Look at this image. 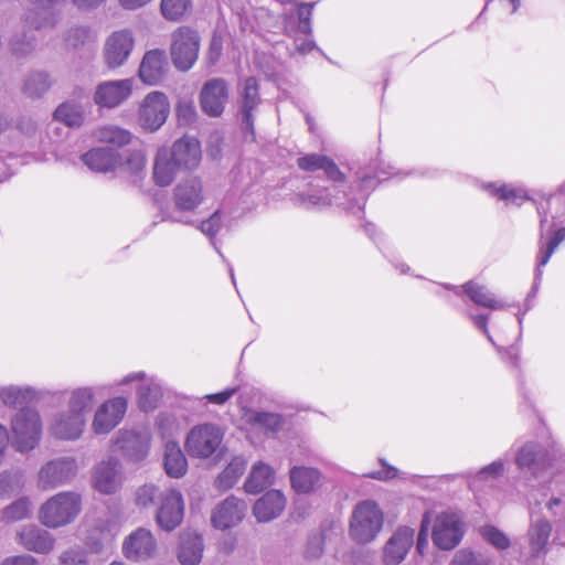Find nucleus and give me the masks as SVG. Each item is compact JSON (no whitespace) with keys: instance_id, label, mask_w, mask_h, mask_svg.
I'll use <instances>...</instances> for the list:
<instances>
[{"instance_id":"1","label":"nucleus","mask_w":565,"mask_h":565,"mask_svg":"<svg viewBox=\"0 0 565 565\" xmlns=\"http://www.w3.org/2000/svg\"><path fill=\"white\" fill-rule=\"evenodd\" d=\"M104 386H78L71 391L50 393L52 397L67 394V408L53 413L47 423L51 436L63 441L78 440L86 428V415L93 408L96 396Z\"/></svg>"},{"instance_id":"2","label":"nucleus","mask_w":565,"mask_h":565,"mask_svg":"<svg viewBox=\"0 0 565 565\" xmlns=\"http://www.w3.org/2000/svg\"><path fill=\"white\" fill-rule=\"evenodd\" d=\"M82 494L61 491L45 500L38 513L39 521L47 529H60L73 523L82 511Z\"/></svg>"},{"instance_id":"3","label":"nucleus","mask_w":565,"mask_h":565,"mask_svg":"<svg viewBox=\"0 0 565 565\" xmlns=\"http://www.w3.org/2000/svg\"><path fill=\"white\" fill-rule=\"evenodd\" d=\"M12 444L17 451L29 452L33 450L42 437V418L32 407L20 408L10 422Z\"/></svg>"},{"instance_id":"4","label":"nucleus","mask_w":565,"mask_h":565,"mask_svg":"<svg viewBox=\"0 0 565 565\" xmlns=\"http://www.w3.org/2000/svg\"><path fill=\"white\" fill-rule=\"evenodd\" d=\"M384 515L376 502L364 500L358 503L350 520L349 534L359 544L372 542L381 532Z\"/></svg>"},{"instance_id":"5","label":"nucleus","mask_w":565,"mask_h":565,"mask_svg":"<svg viewBox=\"0 0 565 565\" xmlns=\"http://www.w3.org/2000/svg\"><path fill=\"white\" fill-rule=\"evenodd\" d=\"M223 438L224 433L217 425L200 424L188 433L184 448L190 457L207 459L220 450Z\"/></svg>"},{"instance_id":"6","label":"nucleus","mask_w":565,"mask_h":565,"mask_svg":"<svg viewBox=\"0 0 565 565\" xmlns=\"http://www.w3.org/2000/svg\"><path fill=\"white\" fill-rule=\"evenodd\" d=\"M78 472L77 460L71 456L58 457L43 465L38 473L42 490L55 489L70 483Z\"/></svg>"},{"instance_id":"7","label":"nucleus","mask_w":565,"mask_h":565,"mask_svg":"<svg viewBox=\"0 0 565 565\" xmlns=\"http://www.w3.org/2000/svg\"><path fill=\"white\" fill-rule=\"evenodd\" d=\"M170 113V103L162 92H151L145 96L139 109L138 120L140 126L148 131L158 130L166 121Z\"/></svg>"},{"instance_id":"8","label":"nucleus","mask_w":565,"mask_h":565,"mask_svg":"<svg viewBox=\"0 0 565 565\" xmlns=\"http://www.w3.org/2000/svg\"><path fill=\"white\" fill-rule=\"evenodd\" d=\"M537 211L541 216V218H540L541 235H540V242H539L540 252H539V256H537V265H536V269H535L532 291L527 298L535 296V294L539 289L540 282L542 280V276H543L542 268L548 263L550 258L552 257L553 253L558 247V245L565 241V227H561V228L554 231L548 236V238L545 241V235H544L543 230H544L545 224L548 221L547 220L548 215H547V212L544 210L543 205L539 206ZM526 300L529 301V299H526Z\"/></svg>"},{"instance_id":"9","label":"nucleus","mask_w":565,"mask_h":565,"mask_svg":"<svg viewBox=\"0 0 565 565\" xmlns=\"http://www.w3.org/2000/svg\"><path fill=\"white\" fill-rule=\"evenodd\" d=\"M462 522L455 513L443 512L434 521L431 537L440 550L455 548L463 536Z\"/></svg>"},{"instance_id":"10","label":"nucleus","mask_w":565,"mask_h":565,"mask_svg":"<svg viewBox=\"0 0 565 565\" xmlns=\"http://www.w3.org/2000/svg\"><path fill=\"white\" fill-rule=\"evenodd\" d=\"M127 401L117 396L102 403L94 412L90 428L96 435L109 434L124 418Z\"/></svg>"},{"instance_id":"11","label":"nucleus","mask_w":565,"mask_h":565,"mask_svg":"<svg viewBox=\"0 0 565 565\" xmlns=\"http://www.w3.org/2000/svg\"><path fill=\"white\" fill-rule=\"evenodd\" d=\"M515 463L520 471L540 478L547 469L554 467L547 451L537 443L524 444L515 455Z\"/></svg>"},{"instance_id":"12","label":"nucleus","mask_w":565,"mask_h":565,"mask_svg":"<svg viewBox=\"0 0 565 565\" xmlns=\"http://www.w3.org/2000/svg\"><path fill=\"white\" fill-rule=\"evenodd\" d=\"M124 481L122 467L115 457L100 461L93 470L92 483L96 491L113 494L120 489Z\"/></svg>"},{"instance_id":"13","label":"nucleus","mask_w":565,"mask_h":565,"mask_svg":"<svg viewBox=\"0 0 565 565\" xmlns=\"http://www.w3.org/2000/svg\"><path fill=\"white\" fill-rule=\"evenodd\" d=\"M114 444L130 461L143 460L150 447V433L147 428L119 430Z\"/></svg>"},{"instance_id":"14","label":"nucleus","mask_w":565,"mask_h":565,"mask_svg":"<svg viewBox=\"0 0 565 565\" xmlns=\"http://www.w3.org/2000/svg\"><path fill=\"white\" fill-rule=\"evenodd\" d=\"M183 514L184 503L181 493L174 489L164 490L156 514L158 525L166 531H172L182 522Z\"/></svg>"},{"instance_id":"15","label":"nucleus","mask_w":565,"mask_h":565,"mask_svg":"<svg viewBox=\"0 0 565 565\" xmlns=\"http://www.w3.org/2000/svg\"><path fill=\"white\" fill-rule=\"evenodd\" d=\"M132 79L105 81L97 85L93 100L99 108H115L122 104L132 92Z\"/></svg>"},{"instance_id":"16","label":"nucleus","mask_w":565,"mask_h":565,"mask_svg":"<svg viewBox=\"0 0 565 565\" xmlns=\"http://www.w3.org/2000/svg\"><path fill=\"white\" fill-rule=\"evenodd\" d=\"M228 99V87L223 78H212L204 83L200 92V105L207 116L223 114Z\"/></svg>"},{"instance_id":"17","label":"nucleus","mask_w":565,"mask_h":565,"mask_svg":"<svg viewBox=\"0 0 565 565\" xmlns=\"http://www.w3.org/2000/svg\"><path fill=\"white\" fill-rule=\"evenodd\" d=\"M247 505L244 500L228 495L211 513V523L217 530L236 526L245 516Z\"/></svg>"},{"instance_id":"18","label":"nucleus","mask_w":565,"mask_h":565,"mask_svg":"<svg viewBox=\"0 0 565 565\" xmlns=\"http://www.w3.org/2000/svg\"><path fill=\"white\" fill-rule=\"evenodd\" d=\"M132 382H140L138 386L139 407L145 412L156 408L162 395L160 383L152 377H147L146 373L140 371L126 375L116 383V386L128 385Z\"/></svg>"},{"instance_id":"19","label":"nucleus","mask_w":565,"mask_h":565,"mask_svg":"<svg viewBox=\"0 0 565 565\" xmlns=\"http://www.w3.org/2000/svg\"><path fill=\"white\" fill-rule=\"evenodd\" d=\"M174 205L180 211L191 212L204 201L203 182L198 177L181 180L173 190Z\"/></svg>"},{"instance_id":"20","label":"nucleus","mask_w":565,"mask_h":565,"mask_svg":"<svg viewBox=\"0 0 565 565\" xmlns=\"http://www.w3.org/2000/svg\"><path fill=\"white\" fill-rule=\"evenodd\" d=\"M239 118L242 128L254 135V118L260 103L258 84L255 77H247L239 90Z\"/></svg>"},{"instance_id":"21","label":"nucleus","mask_w":565,"mask_h":565,"mask_svg":"<svg viewBox=\"0 0 565 565\" xmlns=\"http://www.w3.org/2000/svg\"><path fill=\"white\" fill-rule=\"evenodd\" d=\"M414 529L408 526H399L384 545V565L401 564L414 544Z\"/></svg>"},{"instance_id":"22","label":"nucleus","mask_w":565,"mask_h":565,"mask_svg":"<svg viewBox=\"0 0 565 565\" xmlns=\"http://www.w3.org/2000/svg\"><path fill=\"white\" fill-rule=\"evenodd\" d=\"M157 543L152 533L139 527L129 534L122 544L124 555L134 561L151 557L156 552Z\"/></svg>"},{"instance_id":"23","label":"nucleus","mask_w":565,"mask_h":565,"mask_svg":"<svg viewBox=\"0 0 565 565\" xmlns=\"http://www.w3.org/2000/svg\"><path fill=\"white\" fill-rule=\"evenodd\" d=\"M169 71V63L163 51H148L139 66V77L147 85H158Z\"/></svg>"},{"instance_id":"24","label":"nucleus","mask_w":565,"mask_h":565,"mask_svg":"<svg viewBox=\"0 0 565 565\" xmlns=\"http://www.w3.org/2000/svg\"><path fill=\"white\" fill-rule=\"evenodd\" d=\"M18 537L24 548L38 554H49L55 545L53 534L35 524L23 526Z\"/></svg>"},{"instance_id":"25","label":"nucleus","mask_w":565,"mask_h":565,"mask_svg":"<svg viewBox=\"0 0 565 565\" xmlns=\"http://www.w3.org/2000/svg\"><path fill=\"white\" fill-rule=\"evenodd\" d=\"M81 159L89 170L106 173L121 164L122 154L113 148L98 147L82 154Z\"/></svg>"},{"instance_id":"26","label":"nucleus","mask_w":565,"mask_h":565,"mask_svg":"<svg viewBox=\"0 0 565 565\" xmlns=\"http://www.w3.org/2000/svg\"><path fill=\"white\" fill-rule=\"evenodd\" d=\"M452 289L457 296L465 292L468 298L477 306L489 308L492 310L505 309L508 306L503 300L498 299L486 286L470 280L462 286H446Z\"/></svg>"},{"instance_id":"27","label":"nucleus","mask_w":565,"mask_h":565,"mask_svg":"<svg viewBox=\"0 0 565 565\" xmlns=\"http://www.w3.org/2000/svg\"><path fill=\"white\" fill-rule=\"evenodd\" d=\"M315 3H297L285 0V25L303 35H311V17Z\"/></svg>"},{"instance_id":"28","label":"nucleus","mask_w":565,"mask_h":565,"mask_svg":"<svg viewBox=\"0 0 565 565\" xmlns=\"http://www.w3.org/2000/svg\"><path fill=\"white\" fill-rule=\"evenodd\" d=\"M249 430L265 436L276 435L284 426V418L277 413L249 409L244 414Z\"/></svg>"},{"instance_id":"29","label":"nucleus","mask_w":565,"mask_h":565,"mask_svg":"<svg viewBox=\"0 0 565 565\" xmlns=\"http://www.w3.org/2000/svg\"><path fill=\"white\" fill-rule=\"evenodd\" d=\"M199 47L196 38H175L171 45V57L175 68L181 72L189 71L198 58Z\"/></svg>"},{"instance_id":"30","label":"nucleus","mask_w":565,"mask_h":565,"mask_svg":"<svg viewBox=\"0 0 565 565\" xmlns=\"http://www.w3.org/2000/svg\"><path fill=\"white\" fill-rule=\"evenodd\" d=\"M286 507V498L279 490H270L259 498L253 513L258 522H269L278 518Z\"/></svg>"},{"instance_id":"31","label":"nucleus","mask_w":565,"mask_h":565,"mask_svg":"<svg viewBox=\"0 0 565 565\" xmlns=\"http://www.w3.org/2000/svg\"><path fill=\"white\" fill-rule=\"evenodd\" d=\"M337 190V184L323 188H312L307 192H301L297 195L299 204L308 210H321L332 204H344L338 195L333 192Z\"/></svg>"},{"instance_id":"32","label":"nucleus","mask_w":565,"mask_h":565,"mask_svg":"<svg viewBox=\"0 0 565 565\" xmlns=\"http://www.w3.org/2000/svg\"><path fill=\"white\" fill-rule=\"evenodd\" d=\"M45 394H50V392L38 391L29 385H7L0 387V401L7 407H17L18 405L39 401Z\"/></svg>"},{"instance_id":"33","label":"nucleus","mask_w":565,"mask_h":565,"mask_svg":"<svg viewBox=\"0 0 565 565\" xmlns=\"http://www.w3.org/2000/svg\"><path fill=\"white\" fill-rule=\"evenodd\" d=\"M171 154L179 167L193 169L201 160V147L195 138L185 136L173 143Z\"/></svg>"},{"instance_id":"34","label":"nucleus","mask_w":565,"mask_h":565,"mask_svg":"<svg viewBox=\"0 0 565 565\" xmlns=\"http://www.w3.org/2000/svg\"><path fill=\"white\" fill-rule=\"evenodd\" d=\"M290 482L297 493H311L321 487V473L316 468L295 466L290 469Z\"/></svg>"},{"instance_id":"35","label":"nucleus","mask_w":565,"mask_h":565,"mask_svg":"<svg viewBox=\"0 0 565 565\" xmlns=\"http://www.w3.org/2000/svg\"><path fill=\"white\" fill-rule=\"evenodd\" d=\"M298 167L305 171L323 170L327 178L335 183L344 181V174L329 158L320 154H308L298 158Z\"/></svg>"},{"instance_id":"36","label":"nucleus","mask_w":565,"mask_h":565,"mask_svg":"<svg viewBox=\"0 0 565 565\" xmlns=\"http://www.w3.org/2000/svg\"><path fill=\"white\" fill-rule=\"evenodd\" d=\"M134 47L132 38H108L104 56L108 67L116 68L122 65Z\"/></svg>"},{"instance_id":"37","label":"nucleus","mask_w":565,"mask_h":565,"mask_svg":"<svg viewBox=\"0 0 565 565\" xmlns=\"http://www.w3.org/2000/svg\"><path fill=\"white\" fill-rule=\"evenodd\" d=\"M274 479V469L269 465L263 461H258L253 465L250 472L244 483V489L249 494H257L271 486Z\"/></svg>"},{"instance_id":"38","label":"nucleus","mask_w":565,"mask_h":565,"mask_svg":"<svg viewBox=\"0 0 565 565\" xmlns=\"http://www.w3.org/2000/svg\"><path fill=\"white\" fill-rule=\"evenodd\" d=\"M178 163L167 149H159L153 164V180L160 186L169 185L177 173Z\"/></svg>"},{"instance_id":"39","label":"nucleus","mask_w":565,"mask_h":565,"mask_svg":"<svg viewBox=\"0 0 565 565\" xmlns=\"http://www.w3.org/2000/svg\"><path fill=\"white\" fill-rule=\"evenodd\" d=\"M25 24L35 31H49L57 23L55 8L32 6L25 13Z\"/></svg>"},{"instance_id":"40","label":"nucleus","mask_w":565,"mask_h":565,"mask_svg":"<svg viewBox=\"0 0 565 565\" xmlns=\"http://www.w3.org/2000/svg\"><path fill=\"white\" fill-rule=\"evenodd\" d=\"M203 539L198 533H185L181 537L178 558L182 565H198L202 558Z\"/></svg>"},{"instance_id":"41","label":"nucleus","mask_w":565,"mask_h":565,"mask_svg":"<svg viewBox=\"0 0 565 565\" xmlns=\"http://www.w3.org/2000/svg\"><path fill=\"white\" fill-rule=\"evenodd\" d=\"M163 465L167 475L172 478H180L186 472L188 461L178 443L167 441Z\"/></svg>"},{"instance_id":"42","label":"nucleus","mask_w":565,"mask_h":565,"mask_svg":"<svg viewBox=\"0 0 565 565\" xmlns=\"http://www.w3.org/2000/svg\"><path fill=\"white\" fill-rule=\"evenodd\" d=\"M246 469V460L243 457H235L216 477L214 487L220 491L233 488Z\"/></svg>"},{"instance_id":"43","label":"nucleus","mask_w":565,"mask_h":565,"mask_svg":"<svg viewBox=\"0 0 565 565\" xmlns=\"http://www.w3.org/2000/svg\"><path fill=\"white\" fill-rule=\"evenodd\" d=\"M552 525L550 521L539 518L532 521L529 529L530 546L533 554L539 555L544 552L551 536Z\"/></svg>"},{"instance_id":"44","label":"nucleus","mask_w":565,"mask_h":565,"mask_svg":"<svg viewBox=\"0 0 565 565\" xmlns=\"http://www.w3.org/2000/svg\"><path fill=\"white\" fill-rule=\"evenodd\" d=\"M193 10V0H161L160 13L169 22L184 21Z\"/></svg>"},{"instance_id":"45","label":"nucleus","mask_w":565,"mask_h":565,"mask_svg":"<svg viewBox=\"0 0 565 565\" xmlns=\"http://www.w3.org/2000/svg\"><path fill=\"white\" fill-rule=\"evenodd\" d=\"M545 508L556 524L554 542L558 545L565 546V535L559 533L561 529L565 526V494L559 493L557 495H552L546 502Z\"/></svg>"},{"instance_id":"46","label":"nucleus","mask_w":565,"mask_h":565,"mask_svg":"<svg viewBox=\"0 0 565 565\" xmlns=\"http://www.w3.org/2000/svg\"><path fill=\"white\" fill-rule=\"evenodd\" d=\"M484 189L490 195L504 201L507 204L521 205L529 200L526 192L521 188H514L507 184L489 183Z\"/></svg>"},{"instance_id":"47","label":"nucleus","mask_w":565,"mask_h":565,"mask_svg":"<svg viewBox=\"0 0 565 565\" xmlns=\"http://www.w3.org/2000/svg\"><path fill=\"white\" fill-rule=\"evenodd\" d=\"M130 131L117 126H104L96 131V138L103 143H107L109 148H121L131 141Z\"/></svg>"},{"instance_id":"48","label":"nucleus","mask_w":565,"mask_h":565,"mask_svg":"<svg viewBox=\"0 0 565 565\" xmlns=\"http://www.w3.org/2000/svg\"><path fill=\"white\" fill-rule=\"evenodd\" d=\"M24 487V475L20 469L4 470L0 473V498L8 499Z\"/></svg>"},{"instance_id":"49","label":"nucleus","mask_w":565,"mask_h":565,"mask_svg":"<svg viewBox=\"0 0 565 565\" xmlns=\"http://www.w3.org/2000/svg\"><path fill=\"white\" fill-rule=\"evenodd\" d=\"M54 118L68 127H79L84 120V110L79 104L66 102L55 109Z\"/></svg>"},{"instance_id":"50","label":"nucleus","mask_w":565,"mask_h":565,"mask_svg":"<svg viewBox=\"0 0 565 565\" xmlns=\"http://www.w3.org/2000/svg\"><path fill=\"white\" fill-rule=\"evenodd\" d=\"M32 501L28 497H21L2 510V520L17 522L28 519L32 513Z\"/></svg>"},{"instance_id":"51","label":"nucleus","mask_w":565,"mask_h":565,"mask_svg":"<svg viewBox=\"0 0 565 565\" xmlns=\"http://www.w3.org/2000/svg\"><path fill=\"white\" fill-rule=\"evenodd\" d=\"M51 81L43 72L31 73L24 81L23 92L29 97H40L49 90Z\"/></svg>"},{"instance_id":"52","label":"nucleus","mask_w":565,"mask_h":565,"mask_svg":"<svg viewBox=\"0 0 565 565\" xmlns=\"http://www.w3.org/2000/svg\"><path fill=\"white\" fill-rule=\"evenodd\" d=\"M504 471V462L502 460H495L490 465L481 468L475 476L467 473L468 483L473 489L478 481H489L499 478Z\"/></svg>"},{"instance_id":"53","label":"nucleus","mask_w":565,"mask_h":565,"mask_svg":"<svg viewBox=\"0 0 565 565\" xmlns=\"http://www.w3.org/2000/svg\"><path fill=\"white\" fill-rule=\"evenodd\" d=\"M449 565H490V561L481 553L461 548L455 553Z\"/></svg>"},{"instance_id":"54","label":"nucleus","mask_w":565,"mask_h":565,"mask_svg":"<svg viewBox=\"0 0 565 565\" xmlns=\"http://www.w3.org/2000/svg\"><path fill=\"white\" fill-rule=\"evenodd\" d=\"M175 113L178 122L182 126L194 124L198 117L195 105L190 98H181L175 106Z\"/></svg>"},{"instance_id":"55","label":"nucleus","mask_w":565,"mask_h":565,"mask_svg":"<svg viewBox=\"0 0 565 565\" xmlns=\"http://www.w3.org/2000/svg\"><path fill=\"white\" fill-rule=\"evenodd\" d=\"M161 491L157 486L152 483L145 484L136 491V504L141 508L152 505L156 500H161Z\"/></svg>"},{"instance_id":"56","label":"nucleus","mask_w":565,"mask_h":565,"mask_svg":"<svg viewBox=\"0 0 565 565\" xmlns=\"http://www.w3.org/2000/svg\"><path fill=\"white\" fill-rule=\"evenodd\" d=\"M480 533L482 537L498 550H507L510 546L509 537L499 529L492 525H484Z\"/></svg>"},{"instance_id":"57","label":"nucleus","mask_w":565,"mask_h":565,"mask_svg":"<svg viewBox=\"0 0 565 565\" xmlns=\"http://www.w3.org/2000/svg\"><path fill=\"white\" fill-rule=\"evenodd\" d=\"M120 166H122L125 170L130 174L139 177V174H141L145 170V154L140 150L127 152L125 156V161H121Z\"/></svg>"},{"instance_id":"58","label":"nucleus","mask_w":565,"mask_h":565,"mask_svg":"<svg viewBox=\"0 0 565 565\" xmlns=\"http://www.w3.org/2000/svg\"><path fill=\"white\" fill-rule=\"evenodd\" d=\"M58 565H88V554L79 547L64 551L58 557Z\"/></svg>"},{"instance_id":"59","label":"nucleus","mask_w":565,"mask_h":565,"mask_svg":"<svg viewBox=\"0 0 565 565\" xmlns=\"http://www.w3.org/2000/svg\"><path fill=\"white\" fill-rule=\"evenodd\" d=\"M223 225V216L220 211H215L207 220L202 221L198 228L211 239L220 232Z\"/></svg>"},{"instance_id":"60","label":"nucleus","mask_w":565,"mask_h":565,"mask_svg":"<svg viewBox=\"0 0 565 565\" xmlns=\"http://www.w3.org/2000/svg\"><path fill=\"white\" fill-rule=\"evenodd\" d=\"M9 45L17 57H24L34 49L32 38H11Z\"/></svg>"},{"instance_id":"61","label":"nucleus","mask_w":565,"mask_h":565,"mask_svg":"<svg viewBox=\"0 0 565 565\" xmlns=\"http://www.w3.org/2000/svg\"><path fill=\"white\" fill-rule=\"evenodd\" d=\"M380 463L382 466L381 470L371 471L364 476L381 481H387L394 479L397 476L398 470L395 467L388 465L385 459H380Z\"/></svg>"},{"instance_id":"62","label":"nucleus","mask_w":565,"mask_h":565,"mask_svg":"<svg viewBox=\"0 0 565 565\" xmlns=\"http://www.w3.org/2000/svg\"><path fill=\"white\" fill-rule=\"evenodd\" d=\"M306 556L310 558H317L323 553V537L320 534H315L309 537L307 547H306Z\"/></svg>"},{"instance_id":"63","label":"nucleus","mask_w":565,"mask_h":565,"mask_svg":"<svg viewBox=\"0 0 565 565\" xmlns=\"http://www.w3.org/2000/svg\"><path fill=\"white\" fill-rule=\"evenodd\" d=\"M236 392V388H226L220 393L207 394L204 398L213 404L223 405L225 404Z\"/></svg>"},{"instance_id":"64","label":"nucleus","mask_w":565,"mask_h":565,"mask_svg":"<svg viewBox=\"0 0 565 565\" xmlns=\"http://www.w3.org/2000/svg\"><path fill=\"white\" fill-rule=\"evenodd\" d=\"M1 565H38V561L31 555H17L7 557Z\"/></svg>"}]
</instances>
